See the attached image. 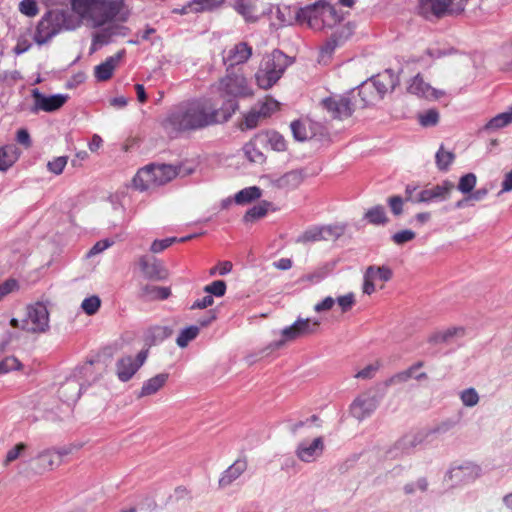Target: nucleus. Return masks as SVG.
<instances>
[{"instance_id": "69168bd1", "label": "nucleus", "mask_w": 512, "mask_h": 512, "mask_svg": "<svg viewBox=\"0 0 512 512\" xmlns=\"http://www.w3.org/2000/svg\"><path fill=\"white\" fill-rule=\"evenodd\" d=\"M291 130L294 138L298 141H304L308 138L306 127L300 121H293L291 123Z\"/></svg>"}, {"instance_id": "423d86ee", "label": "nucleus", "mask_w": 512, "mask_h": 512, "mask_svg": "<svg viewBox=\"0 0 512 512\" xmlns=\"http://www.w3.org/2000/svg\"><path fill=\"white\" fill-rule=\"evenodd\" d=\"M128 14L124 0H95L91 26L100 27L114 19L126 21Z\"/></svg>"}, {"instance_id": "f8f14e48", "label": "nucleus", "mask_w": 512, "mask_h": 512, "mask_svg": "<svg viewBox=\"0 0 512 512\" xmlns=\"http://www.w3.org/2000/svg\"><path fill=\"white\" fill-rule=\"evenodd\" d=\"M392 275V270L388 266H369L364 273L363 293L371 295L376 291L378 283H381L380 289H382Z\"/></svg>"}, {"instance_id": "79ce46f5", "label": "nucleus", "mask_w": 512, "mask_h": 512, "mask_svg": "<svg viewBox=\"0 0 512 512\" xmlns=\"http://www.w3.org/2000/svg\"><path fill=\"white\" fill-rule=\"evenodd\" d=\"M172 330L167 326H153L147 332L146 340L150 344H155L156 342L163 341L164 339L171 336Z\"/></svg>"}, {"instance_id": "603ef678", "label": "nucleus", "mask_w": 512, "mask_h": 512, "mask_svg": "<svg viewBox=\"0 0 512 512\" xmlns=\"http://www.w3.org/2000/svg\"><path fill=\"white\" fill-rule=\"evenodd\" d=\"M226 283L223 280H216L204 287V292L209 295L221 297L226 293Z\"/></svg>"}, {"instance_id": "a18cd8bd", "label": "nucleus", "mask_w": 512, "mask_h": 512, "mask_svg": "<svg viewBox=\"0 0 512 512\" xmlns=\"http://www.w3.org/2000/svg\"><path fill=\"white\" fill-rule=\"evenodd\" d=\"M255 107L260 111L262 117L266 119L279 110L280 104L271 97H265V99L263 101H259Z\"/></svg>"}, {"instance_id": "7c9ffc66", "label": "nucleus", "mask_w": 512, "mask_h": 512, "mask_svg": "<svg viewBox=\"0 0 512 512\" xmlns=\"http://www.w3.org/2000/svg\"><path fill=\"white\" fill-rule=\"evenodd\" d=\"M19 155L18 148L13 144L0 147V171H6L12 167Z\"/></svg>"}, {"instance_id": "cd10ccee", "label": "nucleus", "mask_w": 512, "mask_h": 512, "mask_svg": "<svg viewBox=\"0 0 512 512\" xmlns=\"http://www.w3.org/2000/svg\"><path fill=\"white\" fill-rule=\"evenodd\" d=\"M423 366V362L419 361L408 369L401 371L392 375L385 381V386H391L399 383H404L408 381L410 378L414 377L416 379L427 378V374L425 372L420 373L419 375H415V372Z\"/></svg>"}, {"instance_id": "4d7b16f0", "label": "nucleus", "mask_w": 512, "mask_h": 512, "mask_svg": "<svg viewBox=\"0 0 512 512\" xmlns=\"http://www.w3.org/2000/svg\"><path fill=\"white\" fill-rule=\"evenodd\" d=\"M452 473H454L455 476H458L459 473H462L463 475L468 476L471 480H474L477 477H479V475L481 473V469L477 465L468 464L466 466H462L457 469H454L452 471Z\"/></svg>"}, {"instance_id": "774afa93", "label": "nucleus", "mask_w": 512, "mask_h": 512, "mask_svg": "<svg viewBox=\"0 0 512 512\" xmlns=\"http://www.w3.org/2000/svg\"><path fill=\"white\" fill-rule=\"evenodd\" d=\"M388 205L395 216L403 213V199L400 196H391L387 200Z\"/></svg>"}, {"instance_id": "2f4dec72", "label": "nucleus", "mask_w": 512, "mask_h": 512, "mask_svg": "<svg viewBox=\"0 0 512 512\" xmlns=\"http://www.w3.org/2000/svg\"><path fill=\"white\" fill-rule=\"evenodd\" d=\"M171 295L169 287L146 285L141 289L140 297L145 301L165 300Z\"/></svg>"}, {"instance_id": "c85d7f7f", "label": "nucleus", "mask_w": 512, "mask_h": 512, "mask_svg": "<svg viewBox=\"0 0 512 512\" xmlns=\"http://www.w3.org/2000/svg\"><path fill=\"white\" fill-rule=\"evenodd\" d=\"M247 469L246 459H237L230 465L219 479V485L222 487L230 485Z\"/></svg>"}, {"instance_id": "09e8293b", "label": "nucleus", "mask_w": 512, "mask_h": 512, "mask_svg": "<svg viewBox=\"0 0 512 512\" xmlns=\"http://www.w3.org/2000/svg\"><path fill=\"white\" fill-rule=\"evenodd\" d=\"M267 142L270 145V147L275 151L281 152L287 149L286 140L278 132L268 133Z\"/></svg>"}, {"instance_id": "49530a36", "label": "nucleus", "mask_w": 512, "mask_h": 512, "mask_svg": "<svg viewBox=\"0 0 512 512\" xmlns=\"http://www.w3.org/2000/svg\"><path fill=\"white\" fill-rule=\"evenodd\" d=\"M200 332L198 326L192 325L183 329L176 339V343L179 347H186L190 341L194 340Z\"/></svg>"}, {"instance_id": "c03bdc74", "label": "nucleus", "mask_w": 512, "mask_h": 512, "mask_svg": "<svg viewBox=\"0 0 512 512\" xmlns=\"http://www.w3.org/2000/svg\"><path fill=\"white\" fill-rule=\"evenodd\" d=\"M455 159L454 153L444 150L443 145L440 146L439 150L435 155V161L437 168L441 171H447L449 166Z\"/></svg>"}, {"instance_id": "864d4df0", "label": "nucleus", "mask_w": 512, "mask_h": 512, "mask_svg": "<svg viewBox=\"0 0 512 512\" xmlns=\"http://www.w3.org/2000/svg\"><path fill=\"white\" fill-rule=\"evenodd\" d=\"M476 185V176L473 173H468L462 176L458 183V189L462 193H470Z\"/></svg>"}, {"instance_id": "f257e3e1", "label": "nucleus", "mask_w": 512, "mask_h": 512, "mask_svg": "<svg viewBox=\"0 0 512 512\" xmlns=\"http://www.w3.org/2000/svg\"><path fill=\"white\" fill-rule=\"evenodd\" d=\"M218 116L219 110L210 99H192L176 106L164 126L176 132L195 131L217 124Z\"/></svg>"}, {"instance_id": "39448f33", "label": "nucleus", "mask_w": 512, "mask_h": 512, "mask_svg": "<svg viewBox=\"0 0 512 512\" xmlns=\"http://www.w3.org/2000/svg\"><path fill=\"white\" fill-rule=\"evenodd\" d=\"M468 0H419V13L426 19L462 14Z\"/></svg>"}, {"instance_id": "6ab92c4d", "label": "nucleus", "mask_w": 512, "mask_h": 512, "mask_svg": "<svg viewBox=\"0 0 512 512\" xmlns=\"http://www.w3.org/2000/svg\"><path fill=\"white\" fill-rule=\"evenodd\" d=\"M335 29L330 39L321 47L320 53L322 58L325 56L330 57L336 47L343 44L353 34V27L350 23H344Z\"/></svg>"}, {"instance_id": "4c0bfd02", "label": "nucleus", "mask_w": 512, "mask_h": 512, "mask_svg": "<svg viewBox=\"0 0 512 512\" xmlns=\"http://www.w3.org/2000/svg\"><path fill=\"white\" fill-rule=\"evenodd\" d=\"M259 141V138L256 137L255 139L249 141L244 146V153L247 157V159L252 163H258L261 164L265 161V155L263 152L259 149L257 142Z\"/></svg>"}, {"instance_id": "1a4fd4ad", "label": "nucleus", "mask_w": 512, "mask_h": 512, "mask_svg": "<svg viewBox=\"0 0 512 512\" xmlns=\"http://www.w3.org/2000/svg\"><path fill=\"white\" fill-rule=\"evenodd\" d=\"M320 326V321L309 318H298L291 326L282 330V340L278 346L285 342L294 341L298 338L315 334Z\"/></svg>"}, {"instance_id": "bb28decb", "label": "nucleus", "mask_w": 512, "mask_h": 512, "mask_svg": "<svg viewBox=\"0 0 512 512\" xmlns=\"http://www.w3.org/2000/svg\"><path fill=\"white\" fill-rule=\"evenodd\" d=\"M368 81L373 84V88H375V91L380 94L381 99L385 96V94L391 92L396 85L395 78L389 71L379 73L370 78Z\"/></svg>"}, {"instance_id": "dca6fc26", "label": "nucleus", "mask_w": 512, "mask_h": 512, "mask_svg": "<svg viewBox=\"0 0 512 512\" xmlns=\"http://www.w3.org/2000/svg\"><path fill=\"white\" fill-rule=\"evenodd\" d=\"M68 453L69 452L65 449H47L42 451L34 459L35 471L37 473H44L59 467L63 462V457L66 456Z\"/></svg>"}, {"instance_id": "a211bd4d", "label": "nucleus", "mask_w": 512, "mask_h": 512, "mask_svg": "<svg viewBox=\"0 0 512 512\" xmlns=\"http://www.w3.org/2000/svg\"><path fill=\"white\" fill-rule=\"evenodd\" d=\"M408 92L428 100H438L445 95L443 90L432 87L421 74L415 75L409 82Z\"/></svg>"}, {"instance_id": "b1692460", "label": "nucleus", "mask_w": 512, "mask_h": 512, "mask_svg": "<svg viewBox=\"0 0 512 512\" xmlns=\"http://www.w3.org/2000/svg\"><path fill=\"white\" fill-rule=\"evenodd\" d=\"M258 0H235V10L245 19L246 22H256L265 13L258 7Z\"/></svg>"}, {"instance_id": "de8ad7c7", "label": "nucleus", "mask_w": 512, "mask_h": 512, "mask_svg": "<svg viewBox=\"0 0 512 512\" xmlns=\"http://www.w3.org/2000/svg\"><path fill=\"white\" fill-rule=\"evenodd\" d=\"M192 238H193V236H187V237H182L180 239H177L176 237H170V238H165V239H161V240H154L150 247V250L153 253H160V252L164 251L165 249H167L168 247H170L175 242H185Z\"/></svg>"}, {"instance_id": "8fccbe9b", "label": "nucleus", "mask_w": 512, "mask_h": 512, "mask_svg": "<svg viewBox=\"0 0 512 512\" xmlns=\"http://www.w3.org/2000/svg\"><path fill=\"white\" fill-rule=\"evenodd\" d=\"M19 11L27 17H35L39 13L36 0H22L19 3Z\"/></svg>"}, {"instance_id": "ddd939ff", "label": "nucleus", "mask_w": 512, "mask_h": 512, "mask_svg": "<svg viewBox=\"0 0 512 512\" xmlns=\"http://www.w3.org/2000/svg\"><path fill=\"white\" fill-rule=\"evenodd\" d=\"M147 358L146 351H140L135 358L132 356H124L116 362V375L122 382L129 381L136 372L145 363Z\"/></svg>"}, {"instance_id": "0e129e2a", "label": "nucleus", "mask_w": 512, "mask_h": 512, "mask_svg": "<svg viewBox=\"0 0 512 512\" xmlns=\"http://www.w3.org/2000/svg\"><path fill=\"white\" fill-rule=\"evenodd\" d=\"M379 368L380 363L376 361L375 363L369 364L360 371H358L354 377L358 379H371L374 377L375 373L379 370Z\"/></svg>"}, {"instance_id": "f03ea898", "label": "nucleus", "mask_w": 512, "mask_h": 512, "mask_svg": "<svg viewBox=\"0 0 512 512\" xmlns=\"http://www.w3.org/2000/svg\"><path fill=\"white\" fill-rule=\"evenodd\" d=\"M300 25H306L314 31L332 30L343 25V14L325 0L300 8L295 15Z\"/></svg>"}, {"instance_id": "20e7f679", "label": "nucleus", "mask_w": 512, "mask_h": 512, "mask_svg": "<svg viewBox=\"0 0 512 512\" xmlns=\"http://www.w3.org/2000/svg\"><path fill=\"white\" fill-rule=\"evenodd\" d=\"M287 67L286 56L279 50L266 55L255 75L257 85L262 89L271 88L281 78Z\"/></svg>"}, {"instance_id": "37998d69", "label": "nucleus", "mask_w": 512, "mask_h": 512, "mask_svg": "<svg viewBox=\"0 0 512 512\" xmlns=\"http://www.w3.org/2000/svg\"><path fill=\"white\" fill-rule=\"evenodd\" d=\"M265 119L260 114V111L257 110V107L251 108L250 111H248L243 118V121L240 124L241 130L245 129H254L258 126L259 122Z\"/></svg>"}, {"instance_id": "58836bf2", "label": "nucleus", "mask_w": 512, "mask_h": 512, "mask_svg": "<svg viewBox=\"0 0 512 512\" xmlns=\"http://www.w3.org/2000/svg\"><path fill=\"white\" fill-rule=\"evenodd\" d=\"M225 0H191L188 3V7L192 12L200 13L204 11H212L221 5H223Z\"/></svg>"}, {"instance_id": "13d9d810", "label": "nucleus", "mask_w": 512, "mask_h": 512, "mask_svg": "<svg viewBox=\"0 0 512 512\" xmlns=\"http://www.w3.org/2000/svg\"><path fill=\"white\" fill-rule=\"evenodd\" d=\"M460 398L467 407L475 406L479 401L478 393L474 388H468L461 392Z\"/></svg>"}, {"instance_id": "052dcab7", "label": "nucleus", "mask_w": 512, "mask_h": 512, "mask_svg": "<svg viewBox=\"0 0 512 512\" xmlns=\"http://www.w3.org/2000/svg\"><path fill=\"white\" fill-rule=\"evenodd\" d=\"M415 237H416V234L414 231L405 229V230H401V231H398L395 234H393L392 241L397 245H403L407 242L412 241L413 239H415Z\"/></svg>"}, {"instance_id": "6e6d98bb", "label": "nucleus", "mask_w": 512, "mask_h": 512, "mask_svg": "<svg viewBox=\"0 0 512 512\" xmlns=\"http://www.w3.org/2000/svg\"><path fill=\"white\" fill-rule=\"evenodd\" d=\"M21 362L14 356L6 357L0 362V374L21 369Z\"/></svg>"}, {"instance_id": "393cba45", "label": "nucleus", "mask_w": 512, "mask_h": 512, "mask_svg": "<svg viewBox=\"0 0 512 512\" xmlns=\"http://www.w3.org/2000/svg\"><path fill=\"white\" fill-rule=\"evenodd\" d=\"M169 379L168 373H159L143 382L141 389L137 393V398H143L155 395L165 387Z\"/></svg>"}, {"instance_id": "f3484780", "label": "nucleus", "mask_w": 512, "mask_h": 512, "mask_svg": "<svg viewBox=\"0 0 512 512\" xmlns=\"http://www.w3.org/2000/svg\"><path fill=\"white\" fill-rule=\"evenodd\" d=\"M252 56V47L246 42H238L224 51L223 61L227 68L237 69Z\"/></svg>"}, {"instance_id": "c9c22d12", "label": "nucleus", "mask_w": 512, "mask_h": 512, "mask_svg": "<svg viewBox=\"0 0 512 512\" xmlns=\"http://www.w3.org/2000/svg\"><path fill=\"white\" fill-rule=\"evenodd\" d=\"M262 196V191L257 186H251L240 190L236 193L234 200L237 204H248Z\"/></svg>"}, {"instance_id": "e433bc0d", "label": "nucleus", "mask_w": 512, "mask_h": 512, "mask_svg": "<svg viewBox=\"0 0 512 512\" xmlns=\"http://www.w3.org/2000/svg\"><path fill=\"white\" fill-rule=\"evenodd\" d=\"M365 219L373 225H385L389 222L385 209L381 205H376L367 210Z\"/></svg>"}, {"instance_id": "a19ab883", "label": "nucleus", "mask_w": 512, "mask_h": 512, "mask_svg": "<svg viewBox=\"0 0 512 512\" xmlns=\"http://www.w3.org/2000/svg\"><path fill=\"white\" fill-rule=\"evenodd\" d=\"M269 206L270 203L267 201H262L261 203L254 205L249 210H247L243 216V221L245 223H252L258 219L263 218L267 214Z\"/></svg>"}, {"instance_id": "6e6552de", "label": "nucleus", "mask_w": 512, "mask_h": 512, "mask_svg": "<svg viewBox=\"0 0 512 512\" xmlns=\"http://www.w3.org/2000/svg\"><path fill=\"white\" fill-rule=\"evenodd\" d=\"M21 329L32 334L47 332L49 330V312L46 305L41 302L28 305Z\"/></svg>"}, {"instance_id": "338daca9", "label": "nucleus", "mask_w": 512, "mask_h": 512, "mask_svg": "<svg viewBox=\"0 0 512 512\" xmlns=\"http://www.w3.org/2000/svg\"><path fill=\"white\" fill-rule=\"evenodd\" d=\"M26 448H27V446L25 443L21 442V443L16 444L12 449H10L7 452L6 458H5V464L15 461L21 455V453L26 450Z\"/></svg>"}, {"instance_id": "3c124183", "label": "nucleus", "mask_w": 512, "mask_h": 512, "mask_svg": "<svg viewBox=\"0 0 512 512\" xmlns=\"http://www.w3.org/2000/svg\"><path fill=\"white\" fill-rule=\"evenodd\" d=\"M101 301L98 296L85 298L81 304L82 309L87 315H94L100 308Z\"/></svg>"}, {"instance_id": "2eb2a0df", "label": "nucleus", "mask_w": 512, "mask_h": 512, "mask_svg": "<svg viewBox=\"0 0 512 512\" xmlns=\"http://www.w3.org/2000/svg\"><path fill=\"white\" fill-rule=\"evenodd\" d=\"M32 97L34 104L31 112L38 113L39 111L54 112L59 110L67 101V95H52L45 96L38 89L32 90Z\"/></svg>"}, {"instance_id": "473e14b6", "label": "nucleus", "mask_w": 512, "mask_h": 512, "mask_svg": "<svg viewBox=\"0 0 512 512\" xmlns=\"http://www.w3.org/2000/svg\"><path fill=\"white\" fill-rule=\"evenodd\" d=\"M375 90L376 89L373 88V84H371L368 80L363 82L358 87V95L360 97L362 107L373 105L381 100L380 94H378Z\"/></svg>"}, {"instance_id": "680f3d73", "label": "nucleus", "mask_w": 512, "mask_h": 512, "mask_svg": "<svg viewBox=\"0 0 512 512\" xmlns=\"http://www.w3.org/2000/svg\"><path fill=\"white\" fill-rule=\"evenodd\" d=\"M67 157L61 156L54 158L52 161H49L47 164V168L50 172L54 173L55 175H60L65 166L67 165Z\"/></svg>"}, {"instance_id": "5701e85b", "label": "nucleus", "mask_w": 512, "mask_h": 512, "mask_svg": "<svg viewBox=\"0 0 512 512\" xmlns=\"http://www.w3.org/2000/svg\"><path fill=\"white\" fill-rule=\"evenodd\" d=\"M324 449V443L321 437L315 438L310 444L301 442L296 450L297 457L304 462H313L319 457Z\"/></svg>"}, {"instance_id": "e2e57ef3", "label": "nucleus", "mask_w": 512, "mask_h": 512, "mask_svg": "<svg viewBox=\"0 0 512 512\" xmlns=\"http://www.w3.org/2000/svg\"><path fill=\"white\" fill-rule=\"evenodd\" d=\"M337 303L339 307L341 308V311L343 313H346L352 309V307L355 305V295L353 293H348L346 295L339 296L337 298Z\"/></svg>"}, {"instance_id": "9d476101", "label": "nucleus", "mask_w": 512, "mask_h": 512, "mask_svg": "<svg viewBox=\"0 0 512 512\" xmlns=\"http://www.w3.org/2000/svg\"><path fill=\"white\" fill-rule=\"evenodd\" d=\"M455 185L452 181L444 180L439 184L425 187L417 193L415 203L443 202L450 199Z\"/></svg>"}, {"instance_id": "c756f323", "label": "nucleus", "mask_w": 512, "mask_h": 512, "mask_svg": "<svg viewBox=\"0 0 512 512\" xmlns=\"http://www.w3.org/2000/svg\"><path fill=\"white\" fill-rule=\"evenodd\" d=\"M303 180L304 175L301 171L292 170L279 177L275 183L278 188L293 190L299 187Z\"/></svg>"}, {"instance_id": "ea45409f", "label": "nucleus", "mask_w": 512, "mask_h": 512, "mask_svg": "<svg viewBox=\"0 0 512 512\" xmlns=\"http://www.w3.org/2000/svg\"><path fill=\"white\" fill-rule=\"evenodd\" d=\"M512 123V106L508 111L500 113L490 119L488 123L485 125L486 130H497L503 127L508 126Z\"/></svg>"}, {"instance_id": "7ed1b4c3", "label": "nucleus", "mask_w": 512, "mask_h": 512, "mask_svg": "<svg viewBox=\"0 0 512 512\" xmlns=\"http://www.w3.org/2000/svg\"><path fill=\"white\" fill-rule=\"evenodd\" d=\"M178 174L175 166L168 164H150L141 168L133 178L134 187L145 191L164 185L173 180Z\"/></svg>"}, {"instance_id": "a878e982", "label": "nucleus", "mask_w": 512, "mask_h": 512, "mask_svg": "<svg viewBox=\"0 0 512 512\" xmlns=\"http://www.w3.org/2000/svg\"><path fill=\"white\" fill-rule=\"evenodd\" d=\"M333 235V229L330 226L324 227H311L305 230L301 235L298 236L296 242L306 244L309 242H319L328 240L329 236Z\"/></svg>"}, {"instance_id": "9b49d317", "label": "nucleus", "mask_w": 512, "mask_h": 512, "mask_svg": "<svg viewBox=\"0 0 512 512\" xmlns=\"http://www.w3.org/2000/svg\"><path fill=\"white\" fill-rule=\"evenodd\" d=\"M59 31L60 22L58 14L48 11L38 22L33 39L38 45H43L50 41Z\"/></svg>"}, {"instance_id": "5fc2aeb1", "label": "nucleus", "mask_w": 512, "mask_h": 512, "mask_svg": "<svg viewBox=\"0 0 512 512\" xmlns=\"http://www.w3.org/2000/svg\"><path fill=\"white\" fill-rule=\"evenodd\" d=\"M19 290V283L14 278H9L0 284V301L9 294Z\"/></svg>"}, {"instance_id": "bf43d9fd", "label": "nucleus", "mask_w": 512, "mask_h": 512, "mask_svg": "<svg viewBox=\"0 0 512 512\" xmlns=\"http://www.w3.org/2000/svg\"><path fill=\"white\" fill-rule=\"evenodd\" d=\"M419 121L422 126H434L439 121V113L434 109H430L419 116Z\"/></svg>"}, {"instance_id": "4468645a", "label": "nucleus", "mask_w": 512, "mask_h": 512, "mask_svg": "<svg viewBox=\"0 0 512 512\" xmlns=\"http://www.w3.org/2000/svg\"><path fill=\"white\" fill-rule=\"evenodd\" d=\"M324 108L335 119H345L352 115L354 105L346 95H334L322 101Z\"/></svg>"}, {"instance_id": "4be33fe9", "label": "nucleus", "mask_w": 512, "mask_h": 512, "mask_svg": "<svg viewBox=\"0 0 512 512\" xmlns=\"http://www.w3.org/2000/svg\"><path fill=\"white\" fill-rule=\"evenodd\" d=\"M125 55V50H120L116 54L106 58L104 62L95 66L94 75L100 82L108 81L112 78L115 69Z\"/></svg>"}, {"instance_id": "f704fd0d", "label": "nucleus", "mask_w": 512, "mask_h": 512, "mask_svg": "<svg viewBox=\"0 0 512 512\" xmlns=\"http://www.w3.org/2000/svg\"><path fill=\"white\" fill-rule=\"evenodd\" d=\"M465 330L463 327H449L442 331H437L429 337V342L433 344L445 343L455 336H463Z\"/></svg>"}, {"instance_id": "aec40b11", "label": "nucleus", "mask_w": 512, "mask_h": 512, "mask_svg": "<svg viewBox=\"0 0 512 512\" xmlns=\"http://www.w3.org/2000/svg\"><path fill=\"white\" fill-rule=\"evenodd\" d=\"M139 267L143 275L152 280H163L168 276L163 263L153 256H142L139 259Z\"/></svg>"}, {"instance_id": "0eeeda50", "label": "nucleus", "mask_w": 512, "mask_h": 512, "mask_svg": "<svg viewBox=\"0 0 512 512\" xmlns=\"http://www.w3.org/2000/svg\"><path fill=\"white\" fill-rule=\"evenodd\" d=\"M226 75L220 79L218 90L225 96L246 97L252 94L247 78L243 73V68H227Z\"/></svg>"}, {"instance_id": "412c9836", "label": "nucleus", "mask_w": 512, "mask_h": 512, "mask_svg": "<svg viewBox=\"0 0 512 512\" xmlns=\"http://www.w3.org/2000/svg\"><path fill=\"white\" fill-rule=\"evenodd\" d=\"M377 406L378 401L375 396L362 394L353 401L350 410L355 418L363 420L370 416L376 410Z\"/></svg>"}, {"instance_id": "72a5a7b5", "label": "nucleus", "mask_w": 512, "mask_h": 512, "mask_svg": "<svg viewBox=\"0 0 512 512\" xmlns=\"http://www.w3.org/2000/svg\"><path fill=\"white\" fill-rule=\"evenodd\" d=\"M95 0H73L72 9L78 16L91 25Z\"/></svg>"}]
</instances>
